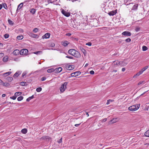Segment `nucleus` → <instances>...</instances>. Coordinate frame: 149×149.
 <instances>
[{"label":"nucleus","instance_id":"f257e3e1","mask_svg":"<svg viewBox=\"0 0 149 149\" xmlns=\"http://www.w3.org/2000/svg\"><path fill=\"white\" fill-rule=\"evenodd\" d=\"M68 52L69 54L77 58H79L81 56L80 54L74 49H70L68 50Z\"/></svg>","mask_w":149,"mask_h":149},{"label":"nucleus","instance_id":"f03ea898","mask_svg":"<svg viewBox=\"0 0 149 149\" xmlns=\"http://www.w3.org/2000/svg\"><path fill=\"white\" fill-rule=\"evenodd\" d=\"M140 105L139 104H136L133 105L128 108V109L131 111H134L137 110L139 107Z\"/></svg>","mask_w":149,"mask_h":149},{"label":"nucleus","instance_id":"7ed1b4c3","mask_svg":"<svg viewBox=\"0 0 149 149\" xmlns=\"http://www.w3.org/2000/svg\"><path fill=\"white\" fill-rule=\"evenodd\" d=\"M68 84V83L67 82H65L61 85L60 88L61 92L63 93L65 91V89L66 88V86Z\"/></svg>","mask_w":149,"mask_h":149},{"label":"nucleus","instance_id":"20e7f679","mask_svg":"<svg viewBox=\"0 0 149 149\" xmlns=\"http://www.w3.org/2000/svg\"><path fill=\"white\" fill-rule=\"evenodd\" d=\"M28 53V51L27 49H22L20 51V54L21 55H27Z\"/></svg>","mask_w":149,"mask_h":149},{"label":"nucleus","instance_id":"39448f33","mask_svg":"<svg viewBox=\"0 0 149 149\" xmlns=\"http://www.w3.org/2000/svg\"><path fill=\"white\" fill-rule=\"evenodd\" d=\"M51 139L50 137L49 136H45L42 137L40 139V140L42 141L43 140H45L46 141H49Z\"/></svg>","mask_w":149,"mask_h":149},{"label":"nucleus","instance_id":"423d86ee","mask_svg":"<svg viewBox=\"0 0 149 149\" xmlns=\"http://www.w3.org/2000/svg\"><path fill=\"white\" fill-rule=\"evenodd\" d=\"M27 34L29 35L30 36L33 37V38H38V35L37 34H35L33 33L30 32L29 31L27 32Z\"/></svg>","mask_w":149,"mask_h":149},{"label":"nucleus","instance_id":"0eeeda50","mask_svg":"<svg viewBox=\"0 0 149 149\" xmlns=\"http://www.w3.org/2000/svg\"><path fill=\"white\" fill-rule=\"evenodd\" d=\"M81 74V72L79 71H77L71 74V77H76L79 75Z\"/></svg>","mask_w":149,"mask_h":149},{"label":"nucleus","instance_id":"6e6552de","mask_svg":"<svg viewBox=\"0 0 149 149\" xmlns=\"http://www.w3.org/2000/svg\"><path fill=\"white\" fill-rule=\"evenodd\" d=\"M62 13L65 16L68 17L70 16V14L68 12L65 11L63 9H62L61 11Z\"/></svg>","mask_w":149,"mask_h":149},{"label":"nucleus","instance_id":"1a4fd4ad","mask_svg":"<svg viewBox=\"0 0 149 149\" xmlns=\"http://www.w3.org/2000/svg\"><path fill=\"white\" fill-rule=\"evenodd\" d=\"M117 13V10H112L109 12L108 14L110 16H113L115 15Z\"/></svg>","mask_w":149,"mask_h":149},{"label":"nucleus","instance_id":"9d476101","mask_svg":"<svg viewBox=\"0 0 149 149\" xmlns=\"http://www.w3.org/2000/svg\"><path fill=\"white\" fill-rule=\"evenodd\" d=\"M122 34L125 36H130L131 35V33L130 32L127 31H125L122 33Z\"/></svg>","mask_w":149,"mask_h":149},{"label":"nucleus","instance_id":"9b49d317","mask_svg":"<svg viewBox=\"0 0 149 149\" xmlns=\"http://www.w3.org/2000/svg\"><path fill=\"white\" fill-rule=\"evenodd\" d=\"M50 34L49 33H46L44 35L42 36V38H49L50 36Z\"/></svg>","mask_w":149,"mask_h":149},{"label":"nucleus","instance_id":"f8f14e48","mask_svg":"<svg viewBox=\"0 0 149 149\" xmlns=\"http://www.w3.org/2000/svg\"><path fill=\"white\" fill-rule=\"evenodd\" d=\"M127 64V62H126L124 61H120V65L121 66H125Z\"/></svg>","mask_w":149,"mask_h":149},{"label":"nucleus","instance_id":"ddd939ff","mask_svg":"<svg viewBox=\"0 0 149 149\" xmlns=\"http://www.w3.org/2000/svg\"><path fill=\"white\" fill-rule=\"evenodd\" d=\"M120 61H113V64L114 66L116 65L119 66L120 65Z\"/></svg>","mask_w":149,"mask_h":149},{"label":"nucleus","instance_id":"4468645a","mask_svg":"<svg viewBox=\"0 0 149 149\" xmlns=\"http://www.w3.org/2000/svg\"><path fill=\"white\" fill-rule=\"evenodd\" d=\"M19 53L20 54V51L18 49H16L13 52V54L16 56L19 55Z\"/></svg>","mask_w":149,"mask_h":149},{"label":"nucleus","instance_id":"2eb2a0df","mask_svg":"<svg viewBox=\"0 0 149 149\" xmlns=\"http://www.w3.org/2000/svg\"><path fill=\"white\" fill-rule=\"evenodd\" d=\"M61 43L63 46L66 47L67 46L68 44H69V42L67 41H62Z\"/></svg>","mask_w":149,"mask_h":149},{"label":"nucleus","instance_id":"dca6fc26","mask_svg":"<svg viewBox=\"0 0 149 149\" xmlns=\"http://www.w3.org/2000/svg\"><path fill=\"white\" fill-rule=\"evenodd\" d=\"M62 70V68L61 67H59L58 68H56L54 70V71L55 72L59 73Z\"/></svg>","mask_w":149,"mask_h":149},{"label":"nucleus","instance_id":"f3484780","mask_svg":"<svg viewBox=\"0 0 149 149\" xmlns=\"http://www.w3.org/2000/svg\"><path fill=\"white\" fill-rule=\"evenodd\" d=\"M80 49L82 51V52L84 54V56H86V51L83 47H80Z\"/></svg>","mask_w":149,"mask_h":149},{"label":"nucleus","instance_id":"a211bd4d","mask_svg":"<svg viewBox=\"0 0 149 149\" xmlns=\"http://www.w3.org/2000/svg\"><path fill=\"white\" fill-rule=\"evenodd\" d=\"M138 5L137 4H135L134 5L132 8V10H136L138 8Z\"/></svg>","mask_w":149,"mask_h":149},{"label":"nucleus","instance_id":"6ab92c4d","mask_svg":"<svg viewBox=\"0 0 149 149\" xmlns=\"http://www.w3.org/2000/svg\"><path fill=\"white\" fill-rule=\"evenodd\" d=\"M36 11V9L34 8H32L31 9V10H30V12L33 14H34L35 13Z\"/></svg>","mask_w":149,"mask_h":149},{"label":"nucleus","instance_id":"aec40b11","mask_svg":"<svg viewBox=\"0 0 149 149\" xmlns=\"http://www.w3.org/2000/svg\"><path fill=\"white\" fill-rule=\"evenodd\" d=\"M27 130L26 128L22 129L21 130L23 134H26L27 132Z\"/></svg>","mask_w":149,"mask_h":149},{"label":"nucleus","instance_id":"412c9836","mask_svg":"<svg viewBox=\"0 0 149 149\" xmlns=\"http://www.w3.org/2000/svg\"><path fill=\"white\" fill-rule=\"evenodd\" d=\"M23 5V4L22 3H20L18 6L17 10L20 9L22 7Z\"/></svg>","mask_w":149,"mask_h":149},{"label":"nucleus","instance_id":"4be33fe9","mask_svg":"<svg viewBox=\"0 0 149 149\" xmlns=\"http://www.w3.org/2000/svg\"><path fill=\"white\" fill-rule=\"evenodd\" d=\"M8 56H5L3 58V60L4 62H6L8 61Z\"/></svg>","mask_w":149,"mask_h":149},{"label":"nucleus","instance_id":"5701e85b","mask_svg":"<svg viewBox=\"0 0 149 149\" xmlns=\"http://www.w3.org/2000/svg\"><path fill=\"white\" fill-rule=\"evenodd\" d=\"M33 53L36 54L37 55L38 54H42V51H37L36 52H33Z\"/></svg>","mask_w":149,"mask_h":149},{"label":"nucleus","instance_id":"b1692460","mask_svg":"<svg viewBox=\"0 0 149 149\" xmlns=\"http://www.w3.org/2000/svg\"><path fill=\"white\" fill-rule=\"evenodd\" d=\"M47 71L48 73H51L54 72V70L53 68H51L48 69Z\"/></svg>","mask_w":149,"mask_h":149},{"label":"nucleus","instance_id":"393cba45","mask_svg":"<svg viewBox=\"0 0 149 149\" xmlns=\"http://www.w3.org/2000/svg\"><path fill=\"white\" fill-rule=\"evenodd\" d=\"M34 98V96L33 95H32L31 96L29 97V98L26 99V101L27 102H29L30 101V100L31 99H33Z\"/></svg>","mask_w":149,"mask_h":149},{"label":"nucleus","instance_id":"a878e982","mask_svg":"<svg viewBox=\"0 0 149 149\" xmlns=\"http://www.w3.org/2000/svg\"><path fill=\"white\" fill-rule=\"evenodd\" d=\"M23 38V37L22 36H17V39L19 40H22Z\"/></svg>","mask_w":149,"mask_h":149},{"label":"nucleus","instance_id":"bb28decb","mask_svg":"<svg viewBox=\"0 0 149 149\" xmlns=\"http://www.w3.org/2000/svg\"><path fill=\"white\" fill-rule=\"evenodd\" d=\"M117 121V118H113L110 121V122L111 123H115Z\"/></svg>","mask_w":149,"mask_h":149},{"label":"nucleus","instance_id":"cd10ccee","mask_svg":"<svg viewBox=\"0 0 149 149\" xmlns=\"http://www.w3.org/2000/svg\"><path fill=\"white\" fill-rule=\"evenodd\" d=\"M148 68V66H147L143 68L141 70L143 72Z\"/></svg>","mask_w":149,"mask_h":149},{"label":"nucleus","instance_id":"c85d7f7f","mask_svg":"<svg viewBox=\"0 0 149 149\" xmlns=\"http://www.w3.org/2000/svg\"><path fill=\"white\" fill-rule=\"evenodd\" d=\"M145 136L146 137H149V130H148L144 134Z\"/></svg>","mask_w":149,"mask_h":149},{"label":"nucleus","instance_id":"c756f323","mask_svg":"<svg viewBox=\"0 0 149 149\" xmlns=\"http://www.w3.org/2000/svg\"><path fill=\"white\" fill-rule=\"evenodd\" d=\"M21 93L20 92H16L15 93V95L17 97L21 95Z\"/></svg>","mask_w":149,"mask_h":149},{"label":"nucleus","instance_id":"7c9ffc66","mask_svg":"<svg viewBox=\"0 0 149 149\" xmlns=\"http://www.w3.org/2000/svg\"><path fill=\"white\" fill-rule=\"evenodd\" d=\"M7 80L9 81L10 82L13 80V78L11 77H8L7 78Z\"/></svg>","mask_w":149,"mask_h":149},{"label":"nucleus","instance_id":"2f4dec72","mask_svg":"<svg viewBox=\"0 0 149 149\" xmlns=\"http://www.w3.org/2000/svg\"><path fill=\"white\" fill-rule=\"evenodd\" d=\"M19 74H20L19 73V72H17L14 74L13 75V77H17L19 75Z\"/></svg>","mask_w":149,"mask_h":149},{"label":"nucleus","instance_id":"473e14b6","mask_svg":"<svg viewBox=\"0 0 149 149\" xmlns=\"http://www.w3.org/2000/svg\"><path fill=\"white\" fill-rule=\"evenodd\" d=\"M11 72L9 71L7 72H6L3 74V75L4 76H8L10 75V74H11Z\"/></svg>","mask_w":149,"mask_h":149},{"label":"nucleus","instance_id":"72a5a7b5","mask_svg":"<svg viewBox=\"0 0 149 149\" xmlns=\"http://www.w3.org/2000/svg\"><path fill=\"white\" fill-rule=\"evenodd\" d=\"M114 101V100H110V99L108 100L107 101V102L106 103V104L107 105H108L109 104L110 102H113Z\"/></svg>","mask_w":149,"mask_h":149},{"label":"nucleus","instance_id":"f704fd0d","mask_svg":"<svg viewBox=\"0 0 149 149\" xmlns=\"http://www.w3.org/2000/svg\"><path fill=\"white\" fill-rule=\"evenodd\" d=\"M42 90V88L41 87H38L36 89V91L37 92H40Z\"/></svg>","mask_w":149,"mask_h":149},{"label":"nucleus","instance_id":"c9c22d12","mask_svg":"<svg viewBox=\"0 0 149 149\" xmlns=\"http://www.w3.org/2000/svg\"><path fill=\"white\" fill-rule=\"evenodd\" d=\"M23 99V97L22 96H20L17 98V100L18 101H20L22 100Z\"/></svg>","mask_w":149,"mask_h":149},{"label":"nucleus","instance_id":"e433bc0d","mask_svg":"<svg viewBox=\"0 0 149 149\" xmlns=\"http://www.w3.org/2000/svg\"><path fill=\"white\" fill-rule=\"evenodd\" d=\"M8 23L9 24L11 25H13V24H14V23L13 22L11 21L10 20V19H8Z\"/></svg>","mask_w":149,"mask_h":149},{"label":"nucleus","instance_id":"4c0bfd02","mask_svg":"<svg viewBox=\"0 0 149 149\" xmlns=\"http://www.w3.org/2000/svg\"><path fill=\"white\" fill-rule=\"evenodd\" d=\"M148 49L147 47L146 46H144L142 47V49L143 51H145L147 50Z\"/></svg>","mask_w":149,"mask_h":149},{"label":"nucleus","instance_id":"58836bf2","mask_svg":"<svg viewBox=\"0 0 149 149\" xmlns=\"http://www.w3.org/2000/svg\"><path fill=\"white\" fill-rule=\"evenodd\" d=\"M38 29L37 28H34L33 30V32H35V33H36L37 32H38Z\"/></svg>","mask_w":149,"mask_h":149},{"label":"nucleus","instance_id":"ea45409f","mask_svg":"<svg viewBox=\"0 0 149 149\" xmlns=\"http://www.w3.org/2000/svg\"><path fill=\"white\" fill-rule=\"evenodd\" d=\"M4 37L6 39L8 38L9 37V35L7 33L5 34L4 35Z\"/></svg>","mask_w":149,"mask_h":149},{"label":"nucleus","instance_id":"a19ab883","mask_svg":"<svg viewBox=\"0 0 149 149\" xmlns=\"http://www.w3.org/2000/svg\"><path fill=\"white\" fill-rule=\"evenodd\" d=\"M67 68L69 70H72L73 69V68L70 65L68 66Z\"/></svg>","mask_w":149,"mask_h":149},{"label":"nucleus","instance_id":"79ce46f5","mask_svg":"<svg viewBox=\"0 0 149 149\" xmlns=\"http://www.w3.org/2000/svg\"><path fill=\"white\" fill-rule=\"evenodd\" d=\"M9 84L8 83H4L3 84V85L6 86H8Z\"/></svg>","mask_w":149,"mask_h":149},{"label":"nucleus","instance_id":"37998d69","mask_svg":"<svg viewBox=\"0 0 149 149\" xmlns=\"http://www.w3.org/2000/svg\"><path fill=\"white\" fill-rule=\"evenodd\" d=\"M125 41L126 42H130L131 41V39L130 38H127L125 40Z\"/></svg>","mask_w":149,"mask_h":149},{"label":"nucleus","instance_id":"c03bdc74","mask_svg":"<svg viewBox=\"0 0 149 149\" xmlns=\"http://www.w3.org/2000/svg\"><path fill=\"white\" fill-rule=\"evenodd\" d=\"M140 28L139 27H136L135 29V31L136 32H138L140 30Z\"/></svg>","mask_w":149,"mask_h":149},{"label":"nucleus","instance_id":"a18cd8bd","mask_svg":"<svg viewBox=\"0 0 149 149\" xmlns=\"http://www.w3.org/2000/svg\"><path fill=\"white\" fill-rule=\"evenodd\" d=\"M10 98L11 99H12L13 100H15L16 99V97L15 95L13 96L12 97H10Z\"/></svg>","mask_w":149,"mask_h":149},{"label":"nucleus","instance_id":"49530a36","mask_svg":"<svg viewBox=\"0 0 149 149\" xmlns=\"http://www.w3.org/2000/svg\"><path fill=\"white\" fill-rule=\"evenodd\" d=\"M3 7L5 9H7V6L6 4V3H4L3 4Z\"/></svg>","mask_w":149,"mask_h":149},{"label":"nucleus","instance_id":"de8ad7c7","mask_svg":"<svg viewBox=\"0 0 149 149\" xmlns=\"http://www.w3.org/2000/svg\"><path fill=\"white\" fill-rule=\"evenodd\" d=\"M86 45L89 46H91L92 45V43L90 42H89L86 43Z\"/></svg>","mask_w":149,"mask_h":149},{"label":"nucleus","instance_id":"09e8293b","mask_svg":"<svg viewBox=\"0 0 149 149\" xmlns=\"http://www.w3.org/2000/svg\"><path fill=\"white\" fill-rule=\"evenodd\" d=\"M145 83V81H140L139 82L138 84V85H141L143 83L144 84Z\"/></svg>","mask_w":149,"mask_h":149},{"label":"nucleus","instance_id":"8fccbe9b","mask_svg":"<svg viewBox=\"0 0 149 149\" xmlns=\"http://www.w3.org/2000/svg\"><path fill=\"white\" fill-rule=\"evenodd\" d=\"M62 138L58 141L57 142L58 143H61L62 142Z\"/></svg>","mask_w":149,"mask_h":149},{"label":"nucleus","instance_id":"3c124183","mask_svg":"<svg viewBox=\"0 0 149 149\" xmlns=\"http://www.w3.org/2000/svg\"><path fill=\"white\" fill-rule=\"evenodd\" d=\"M140 75L139 74V73L138 72V73H137L136 74L134 75L133 76V78L136 77V76H139Z\"/></svg>","mask_w":149,"mask_h":149},{"label":"nucleus","instance_id":"603ef678","mask_svg":"<svg viewBox=\"0 0 149 149\" xmlns=\"http://www.w3.org/2000/svg\"><path fill=\"white\" fill-rule=\"evenodd\" d=\"M107 120V118H105L101 120V122L102 123L106 122Z\"/></svg>","mask_w":149,"mask_h":149},{"label":"nucleus","instance_id":"864d4df0","mask_svg":"<svg viewBox=\"0 0 149 149\" xmlns=\"http://www.w3.org/2000/svg\"><path fill=\"white\" fill-rule=\"evenodd\" d=\"M66 58H68L70 59H73V57L72 56H66L65 57Z\"/></svg>","mask_w":149,"mask_h":149},{"label":"nucleus","instance_id":"5fc2aeb1","mask_svg":"<svg viewBox=\"0 0 149 149\" xmlns=\"http://www.w3.org/2000/svg\"><path fill=\"white\" fill-rule=\"evenodd\" d=\"M46 78L45 77H42L41 79V80L42 81H43L45 80L46 79Z\"/></svg>","mask_w":149,"mask_h":149},{"label":"nucleus","instance_id":"6e6d98bb","mask_svg":"<svg viewBox=\"0 0 149 149\" xmlns=\"http://www.w3.org/2000/svg\"><path fill=\"white\" fill-rule=\"evenodd\" d=\"M20 84L24 86L25 85V84H26V82H21Z\"/></svg>","mask_w":149,"mask_h":149},{"label":"nucleus","instance_id":"4d7b16f0","mask_svg":"<svg viewBox=\"0 0 149 149\" xmlns=\"http://www.w3.org/2000/svg\"><path fill=\"white\" fill-rule=\"evenodd\" d=\"M90 73L91 74H94V72L93 70H91L90 72Z\"/></svg>","mask_w":149,"mask_h":149},{"label":"nucleus","instance_id":"13d9d810","mask_svg":"<svg viewBox=\"0 0 149 149\" xmlns=\"http://www.w3.org/2000/svg\"><path fill=\"white\" fill-rule=\"evenodd\" d=\"M26 74V73L25 72H24L23 73H22V77H24Z\"/></svg>","mask_w":149,"mask_h":149},{"label":"nucleus","instance_id":"bf43d9fd","mask_svg":"<svg viewBox=\"0 0 149 149\" xmlns=\"http://www.w3.org/2000/svg\"><path fill=\"white\" fill-rule=\"evenodd\" d=\"M71 35L70 33H67L66 34V35L68 36H70Z\"/></svg>","mask_w":149,"mask_h":149},{"label":"nucleus","instance_id":"052dcab7","mask_svg":"<svg viewBox=\"0 0 149 149\" xmlns=\"http://www.w3.org/2000/svg\"><path fill=\"white\" fill-rule=\"evenodd\" d=\"M3 81L1 80V79H0V84L1 85L3 84Z\"/></svg>","mask_w":149,"mask_h":149},{"label":"nucleus","instance_id":"680f3d73","mask_svg":"<svg viewBox=\"0 0 149 149\" xmlns=\"http://www.w3.org/2000/svg\"><path fill=\"white\" fill-rule=\"evenodd\" d=\"M143 72L141 70H140L139 72H138L139 74L140 75L142 74Z\"/></svg>","mask_w":149,"mask_h":149},{"label":"nucleus","instance_id":"e2e57ef3","mask_svg":"<svg viewBox=\"0 0 149 149\" xmlns=\"http://www.w3.org/2000/svg\"><path fill=\"white\" fill-rule=\"evenodd\" d=\"M55 45L54 43H52L51 44V46L52 47H54L55 46Z\"/></svg>","mask_w":149,"mask_h":149},{"label":"nucleus","instance_id":"0e129e2a","mask_svg":"<svg viewBox=\"0 0 149 149\" xmlns=\"http://www.w3.org/2000/svg\"><path fill=\"white\" fill-rule=\"evenodd\" d=\"M80 124L81 123L78 124H76L74 126L76 127H78L80 125Z\"/></svg>","mask_w":149,"mask_h":149},{"label":"nucleus","instance_id":"69168bd1","mask_svg":"<svg viewBox=\"0 0 149 149\" xmlns=\"http://www.w3.org/2000/svg\"><path fill=\"white\" fill-rule=\"evenodd\" d=\"M125 68H122V71L123 72L125 71Z\"/></svg>","mask_w":149,"mask_h":149},{"label":"nucleus","instance_id":"338daca9","mask_svg":"<svg viewBox=\"0 0 149 149\" xmlns=\"http://www.w3.org/2000/svg\"><path fill=\"white\" fill-rule=\"evenodd\" d=\"M2 7H3L2 5L1 4H0V10H1L2 8Z\"/></svg>","mask_w":149,"mask_h":149},{"label":"nucleus","instance_id":"774afa93","mask_svg":"<svg viewBox=\"0 0 149 149\" xmlns=\"http://www.w3.org/2000/svg\"><path fill=\"white\" fill-rule=\"evenodd\" d=\"M148 91H145V92H144L140 96H142L144 94H145Z\"/></svg>","mask_w":149,"mask_h":149}]
</instances>
